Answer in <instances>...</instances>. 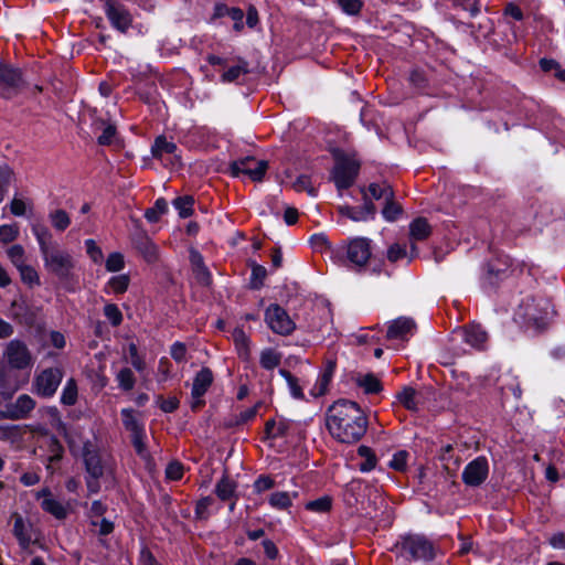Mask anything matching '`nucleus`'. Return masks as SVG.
<instances>
[{"instance_id": "obj_64", "label": "nucleus", "mask_w": 565, "mask_h": 565, "mask_svg": "<svg viewBox=\"0 0 565 565\" xmlns=\"http://www.w3.org/2000/svg\"><path fill=\"white\" fill-rule=\"evenodd\" d=\"M86 252L94 263H99L103 259V252L94 239L85 241Z\"/></svg>"}, {"instance_id": "obj_63", "label": "nucleus", "mask_w": 565, "mask_h": 565, "mask_svg": "<svg viewBox=\"0 0 565 565\" xmlns=\"http://www.w3.org/2000/svg\"><path fill=\"white\" fill-rule=\"evenodd\" d=\"M129 355H130V362H131L132 366L139 372L143 371L146 367V362L139 355L138 348L135 343L129 344Z\"/></svg>"}, {"instance_id": "obj_52", "label": "nucleus", "mask_w": 565, "mask_h": 565, "mask_svg": "<svg viewBox=\"0 0 565 565\" xmlns=\"http://www.w3.org/2000/svg\"><path fill=\"white\" fill-rule=\"evenodd\" d=\"M21 427L18 425L0 424V439L1 440H15L21 436Z\"/></svg>"}, {"instance_id": "obj_3", "label": "nucleus", "mask_w": 565, "mask_h": 565, "mask_svg": "<svg viewBox=\"0 0 565 565\" xmlns=\"http://www.w3.org/2000/svg\"><path fill=\"white\" fill-rule=\"evenodd\" d=\"M393 551L407 561H431L436 555L435 544L420 534L402 536L395 543Z\"/></svg>"}, {"instance_id": "obj_14", "label": "nucleus", "mask_w": 565, "mask_h": 565, "mask_svg": "<svg viewBox=\"0 0 565 565\" xmlns=\"http://www.w3.org/2000/svg\"><path fill=\"white\" fill-rule=\"evenodd\" d=\"M131 243L146 262L154 263L158 259L157 246L151 241L148 233L139 226L138 222L135 232L131 234Z\"/></svg>"}, {"instance_id": "obj_57", "label": "nucleus", "mask_w": 565, "mask_h": 565, "mask_svg": "<svg viewBox=\"0 0 565 565\" xmlns=\"http://www.w3.org/2000/svg\"><path fill=\"white\" fill-rule=\"evenodd\" d=\"M125 262L124 256L120 253L109 254L106 260V269L108 271H119L124 268Z\"/></svg>"}, {"instance_id": "obj_10", "label": "nucleus", "mask_w": 565, "mask_h": 565, "mask_svg": "<svg viewBox=\"0 0 565 565\" xmlns=\"http://www.w3.org/2000/svg\"><path fill=\"white\" fill-rule=\"evenodd\" d=\"M265 320L275 333L281 335L290 334L296 328L287 311L278 305H270L267 308Z\"/></svg>"}, {"instance_id": "obj_41", "label": "nucleus", "mask_w": 565, "mask_h": 565, "mask_svg": "<svg viewBox=\"0 0 565 565\" xmlns=\"http://www.w3.org/2000/svg\"><path fill=\"white\" fill-rule=\"evenodd\" d=\"M398 402L408 411L417 409V399H416V391L413 387H404L397 394Z\"/></svg>"}, {"instance_id": "obj_55", "label": "nucleus", "mask_w": 565, "mask_h": 565, "mask_svg": "<svg viewBox=\"0 0 565 565\" xmlns=\"http://www.w3.org/2000/svg\"><path fill=\"white\" fill-rule=\"evenodd\" d=\"M108 285L114 292L124 294L129 286V277L127 275H118L110 278Z\"/></svg>"}, {"instance_id": "obj_62", "label": "nucleus", "mask_w": 565, "mask_h": 565, "mask_svg": "<svg viewBox=\"0 0 565 565\" xmlns=\"http://www.w3.org/2000/svg\"><path fill=\"white\" fill-rule=\"evenodd\" d=\"M340 8L348 14H358L362 9L361 0H338Z\"/></svg>"}, {"instance_id": "obj_48", "label": "nucleus", "mask_w": 565, "mask_h": 565, "mask_svg": "<svg viewBox=\"0 0 565 565\" xmlns=\"http://www.w3.org/2000/svg\"><path fill=\"white\" fill-rule=\"evenodd\" d=\"M279 362L280 355L271 349L264 350L260 354V364L267 370L274 369Z\"/></svg>"}, {"instance_id": "obj_47", "label": "nucleus", "mask_w": 565, "mask_h": 565, "mask_svg": "<svg viewBox=\"0 0 565 565\" xmlns=\"http://www.w3.org/2000/svg\"><path fill=\"white\" fill-rule=\"evenodd\" d=\"M403 210L399 204L394 201V198L385 201L382 210V215L387 222H394L402 214Z\"/></svg>"}, {"instance_id": "obj_34", "label": "nucleus", "mask_w": 565, "mask_h": 565, "mask_svg": "<svg viewBox=\"0 0 565 565\" xmlns=\"http://www.w3.org/2000/svg\"><path fill=\"white\" fill-rule=\"evenodd\" d=\"M232 339L242 362H247V340L243 326H237L232 331Z\"/></svg>"}, {"instance_id": "obj_36", "label": "nucleus", "mask_w": 565, "mask_h": 565, "mask_svg": "<svg viewBox=\"0 0 565 565\" xmlns=\"http://www.w3.org/2000/svg\"><path fill=\"white\" fill-rule=\"evenodd\" d=\"M279 374L284 377L292 397L297 399L303 398L302 386L298 377L294 376L289 371L281 369Z\"/></svg>"}, {"instance_id": "obj_53", "label": "nucleus", "mask_w": 565, "mask_h": 565, "mask_svg": "<svg viewBox=\"0 0 565 565\" xmlns=\"http://www.w3.org/2000/svg\"><path fill=\"white\" fill-rule=\"evenodd\" d=\"M184 467L180 461H171L166 468V478L169 480H180L183 477Z\"/></svg>"}, {"instance_id": "obj_1", "label": "nucleus", "mask_w": 565, "mask_h": 565, "mask_svg": "<svg viewBox=\"0 0 565 565\" xmlns=\"http://www.w3.org/2000/svg\"><path fill=\"white\" fill-rule=\"evenodd\" d=\"M326 423L331 436L343 444L358 443L367 429L363 409L349 399L334 402L327 411Z\"/></svg>"}, {"instance_id": "obj_23", "label": "nucleus", "mask_w": 565, "mask_h": 565, "mask_svg": "<svg viewBox=\"0 0 565 565\" xmlns=\"http://www.w3.org/2000/svg\"><path fill=\"white\" fill-rule=\"evenodd\" d=\"M14 518V524H13V535L17 537L19 545L22 550H29L30 545L32 543H35L36 541H32L30 529L31 525L26 526L23 518L15 513L13 515Z\"/></svg>"}, {"instance_id": "obj_56", "label": "nucleus", "mask_w": 565, "mask_h": 565, "mask_svg": "<svg viewBox=\"0 0 565 565\" xmlns=\"http://www.w3.org/2000/svg\"><path fill=\"white\" fill-rule=\"evenodd\" d=\"M19 236V228L17 225H1L0 226V242L8 244L17 239Z\"/></svg>"}, {"instance_id": "obj_33", "label": "nucleus", "mask_w": 565, "mask_h": 565, "mask_svg": "<svg viewBox=\"0 0 565 565\" xmlns=\"http://www.w3.org/2000/svg\"><path fill=\"white\" fill-rule=\"evenodd\" d=\"M249 267L252 268V274L249 277V289L259 290L265 286L268 271L264 266L257 263H249Z\"/></svg>"}, {"instance_id": "obj_15", "label": "nucleus", "mask_w": 565, "mask_h": 565, "mask_svg": "<svg viewBox=\"0 0 565 565\" xmlns=\"http://www.w3.org/2000/svg\"><path fill=\"white\" fill-rule=\"evenodd\" d=\"M488 460L484 457H478L463 469L462 481L469 487H479L488 478Z\"/></svg>"}, {"instance_id": "obj_28", "label": "nucleus", "mask_w": 565, "mask_h": 565, "mask_svg": "<svg viewBox=\"0 0 565 565\" xmlns=\"http://www.w3.org/2000/svg\"><path fill=\"white\" fill-rule=\"evenodd\" d=\"M47 449L50 456L47 458L46 469L53 472V465L60 462L63 458L64 447L54 435H51L47 440Z\"/></svg>"}, {"instance_id": "obj_58", "label": "nucleus", "mask_w": 565, "mask_h": 565, "mask_svg": "<svg viewBox=\"0 0 565 565\" xmlns=\"http://www.w3.org/2000/svg\"><path fill=\"white\" fill-rule=\"evenodd\" d=\"M228 171L232 177L238 178L241 175H247V157L239 160L232 161L228 167Z\"/></svg>"}, {"instance_id": "obj_12", "label": "nucleus", "mask_w": 565, "mask_h": 565, "mask_svg": "<svg viewBox=\"0 0 565 565\" xmlns=\"http://www.w3.org/2000/svg\"><path fill=\"white\" fill-rule=\"evenodd\" d=\"M371 241L366 237H354L347 245V258L358 269L363 268L371 258Z\"/></svg>"}, {"instance_id": "obj_18", "label": "nucleus", "mask_w": 565, "mask_h": 565, "mask_svg": "<svg viewBox=\"0 0 565 565\" xmlns=\"http://www.w3.org/2000/svg\"><path fill=\"white\" fill-rule=\"evenodd\" d=\"M416 331V323L412 318L399 317L393 320L388 328L386 338L390 340H408Z\"/></svg>"}, {"instance_id": "obj_44", "label": "nucleus", "mask_w": 565, "mask_h": 565, "mask_svg": "<svg viewBox=\"0 0 565 565\" xmlns=\"http://www.w3.org/2000/svg\"><path fill=\"white\" fill-rule=\"evenodd\" d=\"M332 507V499L329 495L320 497L306 503V509L317 513H326Z\"/></svg>"}, {"instance_id": "obj_45", "label": "nucleus", "mask_w": 565, "mask_h": 565, "mask_svg": "<svg viewBox=\"0 0 565 565\" xmlns=\"http://www.w3.org/2000/svg\"><path fill=\"white\" fill-rule=\"evenodd\" d=\"M118 385L124 391H131L135 386L136 379L134 372L129 367L121 369L116 376Z\"/></svg>"}, {"instance_id": "obj_16", "label": "nucleus", "mask_w": 565, "mask_h": 565, "mask_svg": "<svg viewBox=\"0 0 565 565\" xmlns=\"http://www.w3.org/2000/svg\"><path fill=\"white\" fill-rule=\"evenodd\" d=\"M338 210L342 216H345L353 222H363L369 218H373L376 213V207L373 202H371L366 193L363 195L362 206L354 207L350 205H341Z\"/></svg>"}, {"instance_id": "obj_24", "label": "nucleus", "mask_w": 565, "mask_h": 565, "mask_svg": "<svg viewBox=\"0 0 565 565\" xmlns=\"http://www.w3.org/2000/svg\"><path fill=\"white\" fill-rule=\"evenodd\" d=\"M463 341L469 345L481 349L488 340L487 332L479 324H471L462 331Z\"/></svg>"}, {"instance_id": "obj_21", "label": "nucleus", "mask_w": 565, "mask_h": 565, "mask_svg": "<svg viewBox=\"0 0 565 565\" xmlns=\"http://www.w3.org/2000/svg\"><path fill=\"white\" fill-rule=\"evenodd\" d=\"M93 130L102 131L97 137V142L100 146H110L117 136V128L113 122L106 121L102 118H97L93 121Z\"/></svg>"}, {"instance_id": "obj_39", "label": "nucleus", "mask_w": 565, "mask_h": 565, "mask_svg": "<svg viewBox=\"0 0 565 565\" xmlns=\"http://www.w3.org/2000/svg\"><path fill=\"white\" fill-rule=\"evenodd\" d=\"M253 550L256 554L263 553L270 561L276 559L278 556L277 546L267 537H264L258 544L253 546Z\"/></svg>"}, {"instance_id": "obj_51", "label": "nucleus", "mask_w": 565, "mask_h": 565, "mask_svg": "<svg viewBox=\"0 0 565 565\" xmlns=\"http://www.w3.org/2000/svg\"><path fill=\"white\" fill-rule=\"evenodd\" d=\"M104 315L113 327H118L122 322V313L115 303H107L104 307Z\"/></svg>"}, {"instance_id": "obj_40", "label": "nucleus", "mask_w": 565, "mask_h": 565, "mask_svg": "<svg viewBox=\"0 0 565 565\" xmlns=\"http://www.w3.org/2000/svg\"><path fill=\"white\" fill-rule=\"evenodd\" d=\"M268 169V161L253 160L249 157V180L260 182Z\"/></svg>"}, {"instance_id": "obj_22", "label": "nucleus", "mask_w": 565, "mask_h": 565, "mask_svg": "<svg viewBox=\"0 0 565 565\" xmlns=\"http://www.w3.org/2000/svg\"><path fill=\"white\" fill-rule=\"evenodd\" d=\"M40 495L45 497L41 502V508L45 512L52 514L58 520H63L67 516V509L60 501L55 500L52 497L51 491L49 489H43L40 492Z\"/></svg>"}, {"instance_id": "obj_11", "label": "nucleus", "mask_w": 565, "mask_h": 565, "mask_svg": "<svg viewBox=\"0 0 565 565\" xmlns=\"http://www.w3.org/2000/svg\"><path fill=\"white\" fill-rule=\"evenodd\" d=\"M105 14L113 28L121 33H126L132 25V15L129 10L116 0H105Z\"/></svg>"}, {"instance_id": "obj_5", "label": "nucleus", "mask_w": 565, "mask_h": 565, "mask_svg": "<svg viewBox=\"0 0 565 565\" xmlns=\"http://www.w3.org/2000/svg\"><path fill=\"white\" fill-rule=\"evenodd\" d=\"M42 257L46 271L60 281L66 282L73 277L75 262L67 250L55 247Z\"/></svg>"}, {"instance_id": "obj_32", "label": "nucleus", "mask_w": 565, "mask_h": 565, "mask_svg": "<svg viewBox=\"0 0 565 565\" xmlns=\"http://www.w3.org/2000/svg\"><path fill=\"white\" fill-rule=\"evenodd\" d=\"M175 151L177 145L168 141L164 136L157 137L151 147V153L157 159H162L163 154H173Z\"/></svg>"}, {"instance_id": "obj_25", "label": "nucleus", "mask_w": 565, "mask_h": 565, "mask_svg": "<svg viewBox=\"0 0 565 565\" xmlns=\"http://www.w3.org/2000/svg\"><path fill=\"white\" fill-rule=\"evenodd\" d=\"M122 425L130 436L138 435L145 431L143 424L137 417V412L131 408H124L120 412Z\"/></svg>"}, {"instance_id": "obj_60", "label": "nucleus", "mask_w": 565, "mask_h": 565, "mask_svg": "<svg viewBox=\"0 0 565 565\" xmlns=\"http://www.w3.org/2000/svg\"><path fill=\"white\" fill-rule=\"evenodd\" d=\"M170 355L178 363L185 362L186 345L183 342H174L170 348Z\"/></svg>"}, {"instance_id": "obj_38", "label": "nucleus", "mask_w": 565, "mask_h": 565, "mask_svg": "<svg viewBox=\"0 0 565 565\" xmlns=\"http://www.w3.org/2000/svg\"><path fill=\"white\" fill-rule=\"evenodd\" d=\"M168 211V203L163 198H159L156 200L154 205L149 207L145 212V217L150 223H156L159 221L160 216Z\"/></svg>"}, {"instance_id": "obj_6", "label": "nucleus", "mask_w": 565, "mask_h": 565, "mask_svg": "<svg viewBox=\"0 0 565 565\" xmlns=\"http://www.w3.org/2000/svg\"><path fill=\"white\" fill-rule=\"evenodd\" d=\"M26 87V82L19 68L0 63V96L4 99H12L21 94Z\"/></svg>"}, {"instance_id": "obj_43", "label": "nucleus", "mask_w": 565, "mask_h": 565, "mask_svg": "<svg viewBox=\"0 0 565 565\" xmlns=\"http://www.w3.org/2000/svg\"><path fill=\"white\" fill-rule=\"evenodd\" d=\"M358 454L360 457L364 458V461L360 465V470L363 472L371 471L375 468L376 465V458L373 454L372 449L366 446H360L358 448Z\"/></svg>"}, {"instance_id": "obj_20", "label": "nucleus", "mask_w": 565, "mask_h": 565, "mask_svg": "<svg viewBox=\"0 0 565 565\" xmlns=\"http://www.w3.org/2000/svg\"><path fill=\"white\" fill-rule=\"evenodd\" d=\"M32 233L35 236L41 255L47 254L50 250L55 247H60L56 242L53 241V235L51 231L43 224L35 223L31 226Z\"/></svg>"}, {"instance_id": "obj_37", "label": "nucleus", "mask_w": 565, "mask_h": 565, "mask_svg": "<svg viewBox=\"0 0 565 565\" xmlns=\"http://www.w3.org/2000/svg\"><path fill=\"white\" fill-rule=\"evenodd\" d=\"M173 205L179 211L180 217L185 218L193 214L194 199L191 195L179 196L173 200Z\"/></svg>"}, {"instance_id": "obj_26", "label": "nucleus", "mask_w": 565, "mask_h": 565, "mask_svg": "<svg viewBox=\"0 0 565 565\" xmlns=\"http://www.w3.org/2000/svg\"><path fill=\"white\" fill-rule=\"evenodd\" d=\"M297 497L298 492L277 491L269 495L268 502L276 510H287L292 505V501Z\"/></svg>"}, {"instance_id": "obj_31", "label": "nucleus", "mask_w": 565, "mask_h": 565, "mask_svg": "<svg viewBox=\"0 0 565 565\" xmlns=\"http://www.w3.org/2000/svg\"><path fill=\"white\" fill-rule=\"evenodd\" d=\"M430 233L431 227L424 217H418L409 224V235L414 241H424L430 235Z\"/></svg>"}, {"instance_id": "obj_13", "label": "nucleus", "mask_w": 565, "mask_h": 565, "mask_svg": "<svg viewBox=\"0 0 565 565\" xmlns=\"http://www.w3.org/2000/svg\"><path fill=\"white\" fill-rule=\"evenodd\" d=\"M213 373L209 367H202L194 376L192 384V411H198L205 405L203 396L213 383Z\"/></svg>"}, {"instance_id": "obj_54", "label": "nucleus", "mask_w": 565, "mask_h": 565, "mask_svg": "<svg viewBox=\"0 0 565 565\" xmlns=\"http://www.w3.org/2000/svg\"><path fill=\"white\" fill-rule=\"evenodd\" d=\"M8 257L12 262V264L18 268L24 265V248L23 246L17 244L12 245L8 249Z\"/></svg>"}, {"instance_id": "obj_4", "label": "nucleus", "mask_w": 565, "mask_h": 565, "mask_svg": "<svg viewBox=\"0 0 565 565\" xmlns=\"http://www.w3.org/2000/svg\"><path fill=\"white\" fill-rule=\"evenodd\" d=\"M82 456L87 473L85 478L87 490L89 493H97L100 490L99 479L105 473L102 456L89 440L84 443Z\"/></svg>"}, {"instance_id": "obj_61", "label": "nucleus", "mask_w": 565, "mask_h": 565, "mask_svg": "<svg viewBox=\"0 0 565 565\" xmlns=\"http://www.w3.org/2000/svg\"><path fill=\"white\" fill-rule=\"evenodd\" d=\"M408 452L405 450H399L394 454L392 460L390 461V467L397 470L403 471L407 465Z\"/></svg>"}, {"instance_id": "obj_27", "label": "nucleus", "mask_w": 565, "mask_h": 565, "mask_svg": "<svg viewBox=\"0 0 565 565\" xmlns=\"http://www.w3.org/2000/svg\"><path fill=\"white\" fill-rule=\"evenodd\" d=\"M358 386L363 388L366 394H376L382 391V384L380 380L372 373L359 374L355 377Z\"/></svg>"}, {"instance_id": "obj_7", "label": "nucleus", "mask_w": 565, "mask_h": 565, "mask_svg": "<svg viewBox=\"0 0 565 565\" xmlns=\"http://www.w3.org/2000/svg\"><path fill=\"white\" fill-rule=\"evenodd\" d=\"M3 358L13 370L30 369L34 364L32 353L28 345L18 339L8 342L3 351Z\"/></svg>"}, {"instance_id": "obj_30", "label": "nucleus", "mask_w": 565, "mask_h": 565, "mask_svg": "<svg viewBox=\"0 0 565 565\" xmlns=\"http://www.w3.org/2000/svg\"><path fill=\"white\" fill-rule=\"evenodd\" d=\"M236 483L230 479L227 476H224L215 486V494L222 501H230L236 498L235 493Z\"/></svg>"}, {"instance_id": "obj_29", "label": "nucleus", "mask_w": 565, "mask_h": 565, "mask_svg": "<svg viewBox=\"0 0 565 565\" xmlns=\"http://www.w3.org/2000/svg\"><path fill=\"white\" fill-rule=\"evenodd\" d=\"M362 193L363 194L366 193L371 201H372V199H374V200L383 199L384 201H386V200H391L394 198V191L388 183H382V184L371 183L367 188V191L362 190Z\"/></svg>"}, {"instance_id": "obj_46", "label": "nucleus", "mask_w": 565, "mask_h": 565, "mask_svg": "<svg viewBox=\"0 0 565 565\" xmlns=\"http://www.w3.org/2000/svg\"><path fill=\"white\" fill-rule=\"evenodd\" d=\"M214 503V498L211 495L200 499L195 504V519L207 520L210 518V508Z\"/></svg>"}, {"instance_id": "obj_9", "label": "nucleus", "mask_w": 565, "mask_h": 565, "mask_svg": "<svg viewBox=\"0 0 565 565\" xmlns=\"http://www.w3.org/2000/svg\"><path fill=\"white\" fill-rule=\"evenodd\" d=\"M64 372L61 367H49L39 373L33 382L34 392L44 398L52 397L60 386Z\"/></svg>"}, {"instance_id": "obj_2", "label": "nucleus", "mask_w": 565, "mask_h": 565, "mask_svg": "<svg viewBox=\"0 0 565 565\" xmlns=\"http://www.w3.org/2000/svg\"><path fill=\"white\" fill-rule=\"evenodd\" d=\"M553 316V306L547 299L526 297L519 305L514 319L536 330H543Z\"/></svg>"}, {"instance_id": "obj_42", "label": "nucleus", "mask_w": 565, "mask_h": 565, "mask_svg": "<svg viewBox=\"0 0 565 565\" xmlns=\"http://www.w3.org/2000/svg\"><path fill=\"white\" fill-rule=\"evenodd\" d=\"M77 401V384L74 379H70L63 388L61 395V403L66 406H72Z\"/></svg>"}, {"instance_id": "obj_17", "label": "nucleus", "mask_w": 565, "mask_h": 565, "mask_svg": "<svg viewBox=\"0 0 565 565\" xmlns=\"http://www.w3.org/2000/svg\"><path fill=\"white\" fill-rule=\"evenodd\" d=\"M35 401L28 394L20 395L17 401L7 406L6 412L2 413L3 417L19 420L24 419L34 409Z\"/></svg>"}, {"instance_id": "obj_35", "label": "nucleus", "mask_w": 565, "mask_h": 565, "mask_svg": "<svg viewBox=\"0 0 565 565\" xmlns=\"http://www.w3.org/2000/svg\"><path fill=\"white\" fill-rule=\"evenodd\" d=\"M49 220L53 228L64 232L71 225V217L63 209H56L49 213Z\"/></svg>"}, {"instance_id": "obj_59", "label": "nucleus", "mask_w": 565, "mask_h": 565, "mask_svg": "<svg viewBox=\"0 0 565 565\" xmlns=\"http://www.w3.org/2000/svg\"><path fill=\"white\" fill-rule=\"evenodd\" d=\"M131 437V444L137 452V455L141 458H147L149 456V452L147 450L146 444L143 441L146 434L145 431L138 435L130 436Z\"/></svg>"}, {"instance_id": "obj_49", "label": "nucleus", "mask_w": 565, "mask_h": 565, "mask_svg": "<svg viewBox=\"0 0 565 565\" xmlns=\"http://www.w3.org/2000/svg\"><path fill=\"white\" fill-rule=\"evenodd\" d=\"M20 273L21 279L28 285H40V278L36 270L29 265H22L17 268Z\"/></svg>"}, {"instance_id": "obj_19", "label": "nucleus", "mask_w": 565, "mask_h": 565, "mask_svg": "<svg viewBox=\"0 0 565 565\" xmlns=\"http://www.w3.org/2000/svg\"><path fill=\"white\" fill-rule=\"evenodd\" d=\"M190 263L196 282L201 286H210L212 284V275L205 266L201 253L192 248L190 250Z\"/></svg>"}, {"instance_id": "obj_8", "label": "nucleus", "mask_w": 565, "mask_h": 565, "mask_svg": "<svg viewBox=\"0 0 565 565\" xmlns=\"http://www.w3.org/2000/svg\"><path fill=\"white\" fill-rule=\"evenodd\" d=\"M360 163L350 157H342L337 160L332 171V179L339 190L350 188L359 173Z\"/></svg>"}, {"instance_id": "obj_50", "label": "nucleus", "mask_w": 565, "mask_h": 565, "mask_svg": "<svg viewBox=\"0 0 565 565\" xmlns=\"http://www.w3.org/2000/svg\"><path fill=\"white\" fill-rule=\"evenodd\" d=\"M275 487V480L268 475H260L253 483V490L255 493L260 494Z\"/></svg>"}]
</instances>
